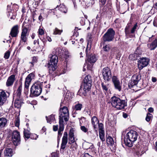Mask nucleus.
<instances>
[{
  "label": "nucleus",
  "mask_w": 157,
  "mask_h": 157,
  "mask_svg": "<svg viewBox=\"0 0 157 157\" xmlns=\"http://www.w3.org/2000/svg\"><path fill=\"white\" fill-rule=\"evenodd\" d=\"M81 129L84 132H87L88 131L87 128H86L84 126H81L80 127Z\"/></svg>",
  "instance_id": "nucleus-47"
},
{
  "label": "nucleus",
  "mask_w": 157,
  "mask_h": 157,
  "mask_svg": "<svg viewBox=\"0 0 157 157\" xmlns=\"http://www.w3.org/2000/svg\"><path fill=\"white\" fill-rule=\"evenodd\" d=\"M123 116L124 118H126L128 117V115L125 113H123Z\"/></svg>",
  "instance_id": "nucleus-63"
},
{
  "label": "nucleus",
  "mask_w": 157,
  "mask_h": 157,
  "mask_svg": "<svg viewBox=\"0 0 157 157\" xmlns=\"http://www.w3.org/2000/svg\"><path fill=\"white\" fill-rule=\"evenodd\" d=\"M10 95V93L8 92L2 91L0 94V106L2 105L4 103L8 97Z\"/></svg>",
  "instance_id": "nucleus-13"
},
{
  "label": "nucleus",
  "mask_w": 157,
  "mask_h": 157,
  "mask_svg": "<svg viewBox=\"0 0 157 157\" xmlns=\"http://www.w3.org/2000/svg\"><path fill=\"white\" fill-rule=\"evenodd\" d=\"M46 82V81L44 82H38L33 85L30 89V97H32L39 95L41 93L42 86Z\"/></svg>",
  "instance_id": "nucleus-2"
},
{
  "label": "nucleus",
  "mask_w": 157,
  "mask_h": 157,
  "mask_svg": "<svg viewBox=\"0 0 157 157\" xmlns=\"http://www.w3.org/2000/svg\"><path fill=\"white\" fill-rule=\"evenodd\" d=\"M62 32L63 30L62 29L59 30L58 28H56L53 30V34L54 35H60Z\"/></svg>",
  "instance_id": "nucleus-33"
},
{
  "label": "nucleus",
  "mask_w": 157,
  "mask_h": 157,
  "mask_svg": "<svg viewBox=\"0 0 157 157\" xmlns=\"http://www.w3.org/2000/svg\"><path fill=\"white\" fill-rule=\"evenodd\" d=\"M33 44L34 45H37V46H39V47H41V45H40L39 44V39H38L37 40H34L33 42Z\"/></svg>",
  "instance_id": "nucleus-52"
},
{
  "label": "nucleus",
  "mask_w": 157,
  "mask_h": 157,
  "mask_svg": "<svg viewBox=\"0 0 157 157\" xmlns=\"http://www.w3.org/2000/svg\"><path fill=\"white\" fill-rule=\"evenodd\" d=\"M90 148L89 149L91 150L94 153V154L96 152H95V148L94 145L92 143H90Z\"/></svg>",
  "instance_id": "nucleus-46"
},
{
  "label": "nucleus",
  "mask_w": 157,
  "mask_h": 157,
  "mask_svg": "<svg viewBox=\"0 0 157 157\" xmlns=\"http://www.w3.org/2000/svg\"><path fill=\"white\" fill-rule=\"evenodd\" d=\"M107 144L109 145L113 146V145H114V141L113 138L110 136H108L106 139Z\"/></svg>",
  "instance_id": "nucleus-31"
},
{
  "label": "nucleus",
  "mask_w": 157,
  "mask_h": 157,
  "mask_svg": "<svg viewBox=\"0 0 157 157\" xmlns=\"http://www.w3.org/2000/svg\"><path fill=\"white\" fill-rule=\"evenodd\" d=\"M126 131H123L122 135L124 136V141L125 144L129 147L132 146V144L137 139L138 134L134 130H131L128 132Z\"/></svg>",
  "instance_id": "nucleus-1"
},
{
  "label": "nucleus",
  "mask_w": 157,
  "mask_h": 157,
  "mask_svg": "<svg viewBox=\"0 0 157 157\" xmlns=\"http://www.w3.org/2000/svg\"><path fill=\"white\" fill-rule=\"evenodd\" d=\"M59 117V123L64 124V120L65 122L69 120V113L67 107L64 106L60 109Z\"/></svg>",
  "instance_id": "nucleus-4"
},
{
  "label": "nucleus",
  "mask_w": 157,
  "mask_h": 157,
  "mask_svg": "<svg viewBox=\"0 0 157 157\" xmlns=\"http://www.w3.org/2000/svg\"><path fill=\"white\" fill-rule=\"evenodd\" d=\"M37 60V58L35 56H34L32 57V61L30 63H31L32 64V66H33V64L34 63L36 62Z\"/></svg>",
  "instance_id": "nucleus-50"
},
{
  "label": "nucleus",
  "mask_w": 157,
  "mask_h": 157,
  "mask_svg": "<svg viewBox=\"0 0 157 157\" xmlns=\"http://www.w3.org/2000/svg\"><path fill=\"white\" fill-rule=\"evenodd\" d=\"M140 79L141 76L140 75H134L128 83L129 87L130 88H132L137 84Z\"/></svg>",
  "instance_id": "nucleus-8"
},
{
  "label": "nucleus",
  "mask_w": 157,
  "mask_h": 157,
  "mask_svg": "<svg viewBox=\"0 0 157 157\" xmlns=\"http://www.w3.org/2000/svg\"><path fill=\"white\" fill-rule=\"evenodd\" d=\"M84 81L83 85L81 86L78 93H82L84 95H85L86 93L90 89L91 86V80L90 77L88 76H86Z\"/></svg>",
  "instance_id": "nucleus-3"
},
{
  "label": "nucleus",
  "mask_w": 157,
  "mask_h": 157,
  "mask_svg": "<svg viewBox=\"0 0 157 157\" xmlns=\"http://www.w3.org/2000/svg\"><path fill=\"white\" fill-rule=\"evenodd\" d=\"M46 117L47 122L50 124H51L52 122L54 121L55 120V116L53 114L49 116L48 117Z\"/></svg>",
  "instance_id": "nucleus-32"
},
{
  "label": "nucleus",
  "mask_w": 157,
  "mask_h": 157,
  "mask_svg": "<svg viewBox=\"0 0 157 157\" xmlns=\"http://www.w3.org/2000/svg\"><path fill=\"white\" fill-rule=\"evenodd\" d=\"M18 32V25H15L12 28L10 35L12 37H16L17 35Z\"/></svg>",
  "instance_id": "nucleus-21"
},
{
  "label": "nucleus",
  "mask_w": 157,
  "mask_h": 157,
  "mask_svg": "<svg viewBox=\"0 0 157 157\" xmlns=\"http://www.w3.org/2000/svg\"><path fill=\"white\" fill-rule=\"evenodd\" d=\"M38 36L40 38V39L42 41V42L43 43V45H41L42 47H43L44 45V43L46 41V39L43 37H42V36H40V35H38Z\"/></svg>",
  "instance_id": "nucleus-43"
},
{
  "label": "nucleus",
  "mask_w": 157,
  "mask_h": 157,
  "mask_svg": "<svg viewBox=\"0 0 157 157\" xmlns=\"http://www.w3.org/2000/svg\"><path fill=\"white\" fill-rule=\"evenodd\" d=\"M90 143L87 142H85L83 143L82 147L84 149H89L90 148Z\"/></svg>",
  "instance_id": "nucleus-34"
},
{
  "label": "nucleus",
  "mask_w": 157,
  "mask_h": 157,
  "mask_svg": "<svg viewBox=\"0 0 157 157\" xmlns=\"http://www.w3.org/2000/svg\"><path fill=\"white\" fill-rule=\"evenodd\" d=\"M88 47L86 50V57H87V59L86 60V63H87V62L88 61L89 63H94L96 61V59L95 56L93 55H91L89 56L88 55V51L87 50Z\"/></svg>",
  "instance_id": "nucleus-15"
},
{
  "label": "nucleus",
  "mask_w": 157,
  "mask_h": 157,
  "mask_svg": "<svg viewBox=\"0 0 157 157\" xmlns=\"http://www.w3.org/2000/svg\"><path fill=\"white\" fill-rule=\"evenodd\" d=\"M4 154L5 156L11 157L13 155L12 149L10 148H6L4 151Z\"/></svg>",
  "instance_id": "nucleus-29"
},
{
  "label": "nucleus",
  "mask_w": 157,
  "mask_h": 157,
  "mask_svg": "<svg viewBox=\"0 0 157 157\" xmlns=\"http://www.w3.org/2000/svg\"><path fill=\"white\" fill-rule=\"evenodd\" d=\"M144 153V151L143 150H141L138 149L136 152V154L138 155H141Z\"/></svg>",
  "instance_id": "nucleus-51"
},
{
  "label": "nucleus",
  "mask_w": 157,
  "mask_h": 157,
  "mask_svg": "<svg viewBox=\"0 0 157 157\" xmlns=\"http://www.w3.org/2000/svg\"><path fill=\"white\" fill-rule=\"evenodd\" d=\"M137 27V24L136 23L134 26L132 28L131 31V33H134Z\"/></svg>",
  "instance_id": "nucleus-48"
},
{
  "label": "nucleus",
  "mask_w": 157,
  "mask_h": 157,
  "mask_svg": "<svg viewBox=\"0 0 157 157\" xmlns=\"http://www.w3.org/2000/svg\"><path fill=\"white\" fill-rule=\"evenodd\" d=\"M98 128L99 129V132H104V126L103 124L101 123L98 124Z\"/></svg>",
  "instance_id": "nucleus-41"
},
{
  "label": "nucleus",
  "mask_w": 157,
  "mask_h": 157,
  "mask_svg": "<svg viewBox=\"0 0 157 157\" xmlns=\"http://www.w3.org/2000/svg\"><path fill=\"white\" fill-rule=\"evenodd\" d=\"M121 101V99L115 96H113L111 98V103L112 106L115 107L117 109H118V105H119L120 102Z\"/></svg>",
  "instance_id": "nucleus-17"
},
{
  "label": "nucleus",
  "mask_w": 157,
  "mask_h": 157,
  "mask_svg": "<svg viewBox=\"0 0 157 157\" xmlns=\"http://www.w3.org/2000/svg\"><path fill=\"white\" fill-rule=\"evenodd\" d=\"M58 129V125H54L53 126V130L55 131H56Z\"/></svg>",
  "instance_id": "nucleus-60"
},
{
  "label": "nucleus",
  "mask_w": 157,
  "mask_h": 157,
  "mask_svg": "<svg viewBox=\"0 0 157 157\" xmlns=\"http://www.w3.org/2000/svg\"><path fill=\"white\" fill-rule=\"evenodd\" d=\"M106 0H99L100 2L102 5H104L106 2Z\"/></svg>",
  "instance_id": "nucleus-59"
},
{
  "label": "nucleus",
  "mask_w": 157,
  "mask_h": 157,
  "mask_svg": "<svg viewBox=\"0 0 157 157\" xmlns=\"http://www.w3.org/2000/svg\"><path fill=\"white\" fill-rule=\"evenodd\" d=\"M102 74L104 79L108 81L111 78V73L110 68L105 67L102 69Z\"/></svg>",
  "instance_id": "nucleus-10"
},
{
  "label": "nucleus",
  "mask_w": 157,
  "mask_h": 157,
  "mask_svg": "<svg viewBox=\"0 0 157 157\" xmlns=\"http://www.w3.org/2000/svg\"><path fill=\"white\" fill-rule=\"evenodd\" d=\"M47 39L48 40L49 42H51L52 41V39L49 36H47L46 37Z\"/></svg>",
  "instance_id": "nucleus-64"
},
{
  "label": "nucleus",
  "mask_w": 157,
  "mask_h": 157,
  "mask_svg": "<svg viewBox=\"0 0 157 157\" xmlns=\"http://www.w3.org/2000/svg\"><path fill=\"white\" fill-rule=\"evenodd\" d=\"M118 106V109L121 110L123 109L125 106H127V101L126 100L121 99L120 102Z\"/></svg>",
  "instance_id": "nucleus-25"
},
{
  "label": "nucleus",
  "mask_w": 157,
  "mask_h": 157,
  "mask_svg": "<svg viewBox=\"0 0 157 157\" xmlns=\"http://www.w3.org/2000/svg\"><path fill=\"white\" fill-rule=\"evenodd\" d=\"M15 77L14 75H12L8 77L6 83L7 86H10L13 85L15 80Z\"/></svg>",
  "instance_id": "nucleus-20"
},
{
  "label": "nucleus",
  "mask_w": 157,
  "mask_h": 157,
  "mask_svg": "<svg viewBox=\"0 0 157 157\" xmlns=\"http://www.w3.org/2000/svg\"><path fill=\"white\" fill-rule=\"evenodd\" d=\"M27 28L25 27H22V32L21 35V40L19 45H21L23 42H25L27 40Z\"/></svg>",
  "instance_id": "nucleus-12"
},
{
  "label": "nucleus",
  "mask_w": 157,
  "mask_h": 157,
  "mask_svg": "<svg viewBox=\"0 0 157 157\" xmlns=\"http://www.w3.org/2000/svg\"><path fill=\"white\" fill-rule=\"evenodd\" d=\"M67 63H64L63 66L62 67V71L60 73L61 74H64L67 71Z\"/></svg>",
  "instance_id": "nucleus-38"
},
{
  "label": "nucleus",
  "mask_w": 157,
  "mask_h": 157,
  "mask_svg": "<svg viewBox=\"0 0 157 157\" xmlns=\"http://www.w3.org/2000/svg\"><path fill=\"white\" fill-rule=\"evenodd\" d=\"M7 123V120L4 117L0 118V130L4 128Z\"/></svg>",
  "instance_id": "nucleus-26"
},
{
  "label": "nucleus",
  "mask_w": 157,
  "mask_h": 157,
  "mask_svg": "<svg viewBox=\"0 0 157 157\" xmlns=\"http://www.w3.org/2000/svg\"><path fill=\"white\" fill-rule=\"evenodd\" d=\"M44 30L42 29H38V35L42 36L44 34Z\"/></svg>",
  "instance_id": "nucleus-49"
},
{
  "label": "nucleus",
  "mask_w": 157,
  "mask_h": 157,
  "mask_svg": "<svg viewBox=\"0 0 157 157\" xmlns=\"http://www.w3.org/2000/svg\"><path fill=\"white\" fill-rule=\"evenodd\" d=\"M99 135L101 140L102 142L104 141H105L104 132H99Z\"/></svg>",
  "instance_id": "nucleus-36"
},
{
  "label": "nucleus",
  "mask_w": 157,
  "mask_h": 157,
  "mask_svg": "<svg viewBox=\"0 0 157 157\" xmlns=\"http://www.w3.org/2000/svg\"><path fill=\"white\" fill-rule=\"evenodd\" d=\"M62 51V49L59 48H57L55 49V55H59L61 54Z\"/></svg>",
  "instance_id": "nucleus-44"
},
{
  "label": "nucleus",
  "mask_w": 157,
  "mask_h": 157,
  "mask_svg": "<svg viewBox=\"0 0 157 157\" xmlns=\"http://www.w3.org/2000/svg\"><path fill=\"white\" fill-rule=\"evenodd\" d=\"M38 137V136L37 135L33 134L31 136V139H36Z\"/></svg>",
  "instance_id": "nucleus-53"
},
{
  "label": "nucleus",
  "mask_w": 157,
  "mask_h": 157,
  "mask_svg": "<svg viewBox=\"0 0 157 157\" xmlns=\"http://www.w3.org/2000/svg\"><path fill=\"white\" fill-rule=\"evenodd\" d=\"M70 95H71V94H70ZM71 97V96L70 95V93L67 92L65 95V98L67 99H70Z\"/></svg>",
  "instance_id": "nucleus-55"
},
{
  "label": "nucleus",
  "mask_w": 157,
  "mask_h": 157,
  "mask_svg": "<svg viewBox=\"0 0 157 157\" xmlns=\"http://www.w3.org/2000/svg\"><path fill=\"white\" fill-rule=\"evenodd\" d=\"M28 88H25V90H24V93L26 95H27L28 94V91H29Z\"/></svg>",
  "instance_id": "nucleus-58"
},
{
  "label": "nucleus",
  "mask_w": 157,
  "mask_h": 157,
  "mask_svg": "<svg viewBox=\"0 0 157 157\" xmlns=\"http://www.w3.org/2000/svg\"><path fill=\"white\" fill-rule=\"evenodd\" d=\"M72 144V145L71 147V148H74L75 149H76V148L77 147V146L76 143H73Z\"/></svg>",
  "instance_id": "nucleus-57"
},
{
  "label": "nucleus",
  "mask_w": 157,
  "mask_h": 157,
  "mask_svg": "<svg viewBox=\"0 0 157 157\" xmlns=\"http://www.w3.org/2000/svg\"><path fill=\"white\" fill-rule=\"evenodd\" d=\"M149 59L146 57L140 58L139 60L138 63V68L141 70L144 67L147 66L148 64Z\"/></svg>",
  "instance_id": "nucleus-9"
},
{
  "label": "nucleus",
  "mask_w": 157,
  "mask_h": 157,
  "mask_svg": "<svg viewBox=\"0 0 157 157\" xmlns=\"http://www.w3.org/2000/svg\"><path fill=\"white\" fill-rule=\"evenodd\" d=\"M57 65H54L48 64V68L50 74H53V72L55 71Z\"/></svg>",
  "instance_id": "nucleus-30"
},
{
  "label": "nucleus",
  "mask_w": 157,
  "mask_h": 157,
  "mask_svg": "<svg viewBox=\"0 0 157 157\" xmlns=\"http://www.w3.org/2000/svg\"><path fill=\"white\" fill-rule=\"evenodd\" d=\"M153 110H154L153 108L151 107L149 108L148 109V111L150 113L152 112L153 111Z\"/></svg>",
  "instance_id": "nucleus-62"
},
{
  "label": "nucleus",
  "mask_w": 157,
  "mask_h": 157,
  "mask_svg": "<svg viewBox=\"0 0 157 157\" xmlns=\"http://www.w3.org/2000/svg\"><path fill=\"white\" fill-rule=\"evenodd\" d=\"M24 136L25 138H26L28 139L30 138L31 136L28 131H24Z\"/></svg>",
  "instance_id": "nucleus-39"
},
{
  "label": "nucleus",
  "mask_w": 157,
  "mask_h": 157,
  "mask_svg": "<svg viewBox=\"0 0 157 157\" xmlns=\"http://www.w3.org/2000/svg\"><path fill=\"white\" fill-rule=\"evenodd\" d=\"M68 134L67 132H64L63 133L60 147V151L63 152L66 147L68 142Z\"/></svg>",
  "instance_id": "nucleus-11"
},
{
  "label": "nucleus",
  "mask_w": 157,
  "mask_h": 157,
  "mask_svg": "<svg viewBox=\"0 0 157 157\" xmlns=\"http://www.w3.org/2000/svg\"><path fill=\"white\" fill-rule=\"evenodd\" d=\"M22 85H21L18 88L16 93L14 95L13 98L15 100L14 105L15 107L19 108L23 103V100L21 96Z\"/></svg>",
  "instance_id": "nucleus-5"
},
{
  "label": "nucleus",
  "mask_w": 157,
  "mask_h": 157,
  "mask_svg": "<svg viewBox=\"0 0 157 157\" xmlns=\"http://www.w3.org/2000/svg\"><path fill=\"white\" fill-rule=\"evenodd\" d=\"M112 79L115 88L119 91H121V84L117 77L116 76H113L112 78Z\"/></svg>",
  "instance_id": "nucleus-14"
},
{
  "label": "nucleus",
  "mask_w": 157,
  "mask_h": 157,
  "mask_svg": "<svg viewBox=\"0 0 157 157\" xmlns=\"http://www.w3.org/2000/svg\"><path fill=\"white\" fill-rule=\"evenodd\" d=\"M147 46L150 50H154L157 47V40L155 39L151 43L148 44Z\"/></svg>",
  "instance_id": "nucleus-23"
},
{
  "label": "nucleus",
  "mask_w": 157,
  "mask_h": 157,
  "mask_svg": "<svg viewBox=\"0 0 157 157\" xmlns=\"http://www.w3.org/2000/svg\"><path fill=\"white\" fill-rule=\"evenodd\" d=\"M10 55V52L9 51H7L5 54L4 58L6 59H8L9 58Z\"/></svg>",
  "instance_id": "nucleus-45"
},
{
  "label": "nucleus",
  "mask_w": 157,
  "mask_h": 157,
  "mask_svg": "<svg viewBox=\"0 0 157 157\" xmlns=\"http://www.w3.org/2000/svg\"><path fill=\"white\" fill-rule=\"evenodd\" d=\"M15 121V126L17 127H18L19 125L20 120L19 119L17 118L16 119V120Z\"/></svg>",
  "instance_id": "nucleus-56"
},
{
  "label": "nucleus",
  "mask_w": 157,
  "mask_h": 157,
  "mask_svg": "<svg viewBox=\"0 0 157 157\" xmlns=\"http://www.w3.org/2000/svg\"><path fill=\"white\" fill-rule=\"evenodd\" d=\"M99 122V121L97 118L95 116L91 118V123L94 128H96V126Z\"/></svg>",
  "instance_id": "nucleus-28"
},
{
  "label": "nucleus",
  "mask_w": 157,
  "mask_h": 157,
  "mask_svg": "<svg viewBox=\"0 0 157 157\" xmlns=\"http://www.w3.org/2000/svg\"><path fill=\"white\" fill-rule=\"evenodd\" d=\"M86 4L87 6H90L91 5L92 1L91 0H85Z\"/></svg>",
  "instance_id": "nucleus-54"
},
{
  "label": "nucleus",
  "mask_w": 157,
  "mask_h": 157,
  "mask_svg": "<svg viewBox=\"0 0 157 157\" xmlns=\"http://www.w3.org/2000/svg\"><path fill=\"white\" fill-rule=\"evenodd\" d=\"M152 117L153 116L152 114L150 113H147V114L145 120L147 122L149 121L150 120H152Z\"/></svg>",
  "instance_id": "nucleus-37"
},
{
  "label": "nucleus",
  "mask_w": 157,
  "mask_h": 157,
  "mask_svg": "<svg viewBox=\"0 0 157 157\" xmlns=\"http://www.w3.org/2000/svg\"><path fill=\"white\" fill-rule=\"evenodd\" d=\"M75 130L73 128H71L69 131V134L68 140H69L68 143L71 144L74 143L75 142V139L74 136Z\"/></svg>",
  "instance_id": "nucleus-16"
},
{
  "label": "nucleus",
  "mask_w": 157,
  "mask_h": 157,
  "mask_svg": "<svg viewBox=\"0 0 157 157\" xmlns=\"http://www.w3.org/2000/svg\"><path fill=\"white\" fill-rule=\"evenodd\" d=\"M15 13L13 14V12H11L10 14H8V15L9 17H10L11 19L14 20L15 18Z\"/></svg>",
  "instance_id": "nucleus-42"
},
{
  "label": "nucleus",
  "mask_w": 157,
  "mask_h": 157,
  "mask_svg": "<svg viewBox=\"0 0 157 157\" xmlns=\"http://www.w3.org/2000/svg\"><path fill=\"white\" fill-rule=\"evenodd\" d=\"M11 139L14 145L17 146L19 144L21 143L20 132L17 131H14L12 133Z\"/></svg>",
  "instance_id": "nucleus-7"
},
{
  "label": "nucleus",
  "mask_w": 157,
  "mask_h": 157,
  "mask_svg": "<svg viewBox=\"0 0 157 157\" xmlns=\"http://www.w3.org/2000/svg\"><path fill=\"white\" fill-rule=\"evenodd\" d=\"M101 86L104 92H106L108 91L109 88V85L108 82H102L101 83Z\"/></svg>",
  "instance_id": "nucleus-24"
},
{
  "label": "nucleus",
  "mask_w": 157,
  "mask_h": 157,
  "mask_svg": "<svg viewBox=\"0 0 157 157\" xmlns=\"http://www.w3.org/2000/svg\"><path fill=\"white\" fill-rule=\"evenodd\" d=\"M58 8V10L62 13H65L67 12V8L63 4H60Z\"/></svg>",
  "instance_id": "nucleus-27"
},
{
  "label": "nucleus",
  "mask_w": 157,
  "mask_h": 157,
  "mask_svg": "<svg viewBox=\"0 0 157 157\" xmlns=\"http://www.w3.org/2000/svg\"><path fill=\"white\" fill-rule=\"evenodd\" d=\"M110 45L109 44H106L103 46V49L105 52H108L110 48Z\"/></svg>",
  "instance_id": "nucleus-40"
},
{
  "label": "nucleus",
  "mask_w": 157,
  "mask_h": 157,
  "mask_svg": "<svg viewBox=\"0 0 157 157\" xmlns=\"http://www.w3.org/2000/svg\"><path fill=\"white\" fill-rule=\"evenodd\" d=\"M59 124V128L58 131V135L57 136L58 143L59 142L61 137L62 134V132L64 129V124L63 123Z\"/></svg>",
  "instance_id": "nucleus-22"
},
{
  "label": "nucleus",
  "mask_w": 157,
  "mask_h": 157,
  "mask_svg": "<svg viewBox=\"0 0 157 157\" xmlns=\"http://www.w3.org/2000/svg\"><path fill=\"white\" fill-rule=\"evenodd\" d=\"M91 156L88 153H85L83 157H91Z\"/></svg>",
  "instance_id": "nucleus-61"
},
{
  "label": "nucleus",
  "mask_w": 157,
  "mask_h": 157,
  "mask_svg": "<svg viewBox=\"0 0 157 157\" xmlns=\"http://www.w3.org/2000/svg\"><path fill=\"white\" fill-rule=\"evenodd\" d=\"M34 76L35 75L33 74L30 73L26 77L25 84V88H29L31 80Z\"/></svg>",
  "instance_id": "nucleus-19"
},
{
  "label": "nucleus",
  "mask_w": 157,
  "mask_h": 157,
  "mask_svg": "<svg viewBox=\"0 0 157 157\" xmlns=\"http://www.w3.org/2000/svg\"><path fill=\"white\" fill-rule=\"evenodd\" d=\"M115 35L114 31L112 29L110 28L102 36V39L104 42H111L114 39Z\"/></svg>",
  "instance_id": "nucleus-6"
},
{
  "label": "nucleus",
  "mask_w": 157,
  "mask_h": 157,
  "mask_svg": "<svg viewBox=\"0 0 157 157\" xmlns=\"http://www.w3.org/2000/svg\"><path fill=\"white\" fill-rule=\"evenodd\" d=\"M82 105L81 104H78L74 106V109L76 111H80L82 108Z\"/></svg>",
  "instance_id": "nucleus-35"
},
{
  "label": "nucleus",
  "mask_w": 157,
  "mask_h": 157,
  "mask_svg": "<svg viewBox=\"0 0 157 157\" xmlns=\"http://www.w3.org/2000/svg\"><path fill=\"white\" fill-rule=\"evenodd\" d=\"M49 58H50V62H49V64H53L54 65H57L58 62V58L56 55L54 54H50L49 55Z\"/></svg>",
  "instance_id": "nucleus-18"
}]
</instances>
